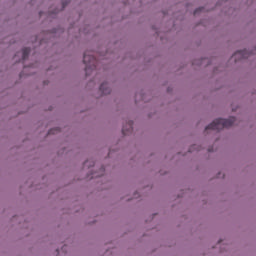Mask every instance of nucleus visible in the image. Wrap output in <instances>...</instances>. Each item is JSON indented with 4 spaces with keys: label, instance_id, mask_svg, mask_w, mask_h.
<instances>
[{
    "label": "nucleus",
    "instance_id": "nucleus-8",
    "mask_svg": "<svg viewBox=\"0 0 256 256\" xmlns=\"http://www.w3.org/2000/svg\"><path fill=\"white\" fill-rule=\"evenodd\" d=\"M56 131H60L59 128H53V129L49 130L48 135H55Z\"/></svg>",
    "mask_w": 256,
    "mask_h": 256
},
{
    "label": "nucleus",
    "instance_id": "nucleus-7",
    "mask_svg": "<svg viewBox=\"0 0 256 256\" xmlns=\"http://www.w3.org/2000/svg\"><path fill=\"white\" fill-rule=\"evenodd\" d=\"M94 165H95V162L90 161V160H87V161L84 163V167H93Z\"/></svg>",
    "mask_w": 256,
    "mask_h": 256
},
{
    "label": "nucleus",
    "instance_id": "nucleus-10",
    "mask_svg": "<svg viewBox=\"0 0 256 256\" xmlns=\"http://www.w3.org/2000/svg\"><path fill=\"white\" fill-rule=\"evenodd\" d=\"M67 3H68V2H66V3H65V2H63V3H62V7H63V9H65V7H66Z\"/></svg>",
    "mask_w": 256,
    "mask_h": 256
},
{
    "label": "nucleus",
    "instance_id": "nucleus-1",
    "mask_svg": "<svg viewBox=\"0 0 256 256\" xmlns=\"http://www.w3.org/2000/svg\"><path fill=\"white\" fill-rule=\"evenodd\" d=\"M235 121V117H230L228 119L218 118L214 120L210 125H208L205 129L206 131H221V129L233 127V125H235Z\"/></svg>",
    "mask_w": 256,
    "mask_h": 256
},
{
    "label": "nucleus",
    "instance_id": "nucleus-9",
    "mask_svg": "<svg viewBox=\"0 0 256 256\" xmlns=\"http://www.w3.org/2000/svg\"><path fill=\"white\" fill-rule=\"evenodd\" d=\"M199 11H203V8H198V9H196V10L194 11V15H197V13H198Z\"/></svg>",
    "mask_w": 256,
    "mask_h": 256
},
{
    "label": "nucleus",
    "instance_id": "nucleus-3",
    "mask_svg": "<svg viewBox=\"0 0 256 256\" xmlns=\"http://www.w3.org/2000/svg\"><path fill=\"white\" fill-rule=\"evenodd\" d=\"M100 91H101L102 95H109V93H111V88H109V84L102 83L100 85Z\"/></svg>",
    "mask_w": 256,
    "mask_h": 256
},
{
    "label": "nucleus",
    "instance_id": "nucleus-6",
    "mask_svg": "<svg viewBox=\"0 0 256 256\" xmlns=\"http://www.w3.org/2000/svg\"><path fill=\"white\" fill-rule=\"evenodd\" d=\"M29 53H31V49H29V48L22 49V61H25V59H27V57H29Z\"/></svg>",
    "mask_w": 256,
    "mask_h": 256
},
{
    "label": "nucleus",
    "instance_id": "nucleus-11",
    "mask_svg": "<svg viewBox=\"0 0 256 256\" xmlns=\"http://www.w3.org/2000/svg\"><path fill=\"white\" fill-rule=\"evenodd\" d=\"M196 147H197L196 145L192 146L189 151L190 152L193 151Z\"/></svg>",
    "mask_w": 256,
    "mask_h": 256
},
{
    "label": "nucleus",
    "instance_id": "nucleus-5",
    "mask_svg": "<svg viewBox=\"0 0 256 256\" xmlns=\"http://www.w3.org/2000/svg\"><path fill=\"white\" fill-rule=\"evenodd\" d=\"M239 56L240 59H247L249 55H247V50H240L234 54V57Z\"/></svg>",
    "mask_w": 256,
    "mask_h": 256
},
{
    "label": "nucleus",
    "instance_id": "nucleus-4",
    "mask_svg": "<svg viewBox=\"0 0 256 256\" xmlns=\"http://www.w3.org/2000/svg\"><path fill=\"white\" fill-rule=\"evenodd\" d=\"M127 127L128 128L123 126V128H122L123 135H128L129 133H131V131H133V121H128Z\"/></svg>",
    "mask_w": 256,
    "mask_h": 256
},
{
    "label": "nucleus",
    "instance_id": "nucleus-2",
    "mask_svg": "<svg viewBox=\"0 0 256 256\" xmlns=\"http://www.w3.org/2000/svg\"><path fill=\"white\" fill-rule=\"evenodd\" d=\"M83 63L86 64V75H89L90 71H94V69H97V59L91 52H85L84 53V59Z\"/></svg>",
    "mask_w": 256,
    "mask_h": 256
}]
</instances>
